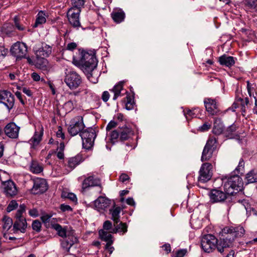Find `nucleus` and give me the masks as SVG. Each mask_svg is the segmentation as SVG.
Returning a JSON list of instances; mask_svg holds the SVG:
<instances>
[{"instance_id": "nucleus-1", "label": "nucleus", "mask_w": 257, "mask_h": 257, "mask_svg": "<svg viewBox=\"0 0 257 257\" xmlns=\"http://www.w3.org/2000/svg\"><path fill=\"white\" fill-rule=\"evenodd\" d=\"M51 48L46 45L35 51V56L26 57L27 53V47L24 43L17 42L10 49L11 54L19 61L22 58H26L30 64H44L47 61L46 59L51 53Z\"/></svg>"}, {"instance_id": "nucleus-2", "label": "nucleus", "mask_w": 257, "mask_h": 257, "mask_svg": "<svg viewBox=\"0 0 257 257\" xmlns=\"http://www.w3.org/2000/svg\"><path fill=\"white\" fill-rule=\"evenodd\" d=\"M72 63L73 64H97L96 51L79 48L73 55Z\"/></svg>"}, {"instance_id": "nucleus-3", "label": "nucleus", "mask_w": 257, "mask_h": 257, "mask_svg": "<svg viewBox=\"0 0 257 257\" xmlns=\"http://www.w3.org/2000/svg\"><path fill=\"white\" fill-rule=\"evenodd\" d=\"M245 230L240 225L237 226H226L221 230V231L220 232V235L225 238L233 243L236 238L243 236Z\"/></svg>"}, {"instance_id": "nucleus-4", "label": "nucleus", "mask_w": 257, "mask_h": 257, "mask_svg": "<svg viewBox=\"0 0 257 257\" xmlns=\"http://www.w3.org/2000/svg\"><path fill=\"white\" fill-rule=\"evenodd\" d=\"M242 179L238 175L229 177L224 185L225 192L227 194L232 195L241 190L242 186Z\"/></svg>"}, {"instance_id": "nucleus-5", "label": "nucleus", "mask_w": 257, "mask_h": 257, "mask_svg": "<svg viewBox=\"0 0 257 257\" xmlns=\"http://www.w3.org/2000/svg\"><path fill=\"white\" fill-rule=\"evenodd\" d=\"M217 139L214 137H210L208 139L202 153L201 161H209L212 157L214 151L217 148Z\"/></svg>"}, {"instance_id": "nucleus-6", "label": "nucleus", "mask_w": 257, "mask_h": 257, "mask_svg": "<svg viewBox=\"0 0 257 257\" xmlns=\"http://www.w3.org/2000/svg\"><path fill=\"white\" fill-rule=\"evenodd\" d=\"M80 136L82 140L83 147L87 150L91 149L96 137L95 131L92 127H89L81 132Z\"/></svg>"}, {"instance_id": "nucleus-7", "label": "nucleus", "mask_w": 257, "mask_h": 257, "mask_svg": "<svg viewBox=\"0 0 257 257\" xmlns=\"http://www.w3.org/2000/svg\"><path fill=\"white\" fill-rule=\"evenodd\" d=\"M85 127L83 122V118L82 116H76L73 118L70 122L67 128L69 134L71 136H75L80 134Z\"/></svg>"}, {"instance_id": "nucleus-8", "label": "nucleus", "mask_w": 257, "mask_h": 257, "mask_svg": "<svg viewBox=\"0 0 257 257\" xmlns=\"http://www.w3.org/2000/svg\"><path fill=\"white\" fill-rule=\"evenodd\" d=\"M65 74L64 82L71 90L76 89L82 83L81 77L76 72L70 71Z\"/></svg>"}, {"instance_id": "nucleus-9", "label": "nucleus", "mask_w": 257, "mask_h": 257, "mask_svg": "<svg viewBox=\"0 0 257 257\" xmlns=\"http://www.w3.org/2000/svg\"><path fill=\"white\" fill-rule=\"evenodd\" d=\"M217 239L213 235H204L201 240V246L203 251L207 253L213 252L216 247Z\"/></svg>"}, {"instance_id": "nucleus-10", "label": "nucleus", "mask_w": 257, "mask_h": 257, "mask_svg": "<svg viewBox=\"0 0 257 257\" xmlns=\"http://www.w3.org/2000/svg\"><path fill=\"white\" fill-rule=\"evenodd\" d=\"M213 175V166L211 163H203L199 171L198 183H205L209 181Z\"/></svg>"}, {"instance_id": "nucleus-11", "label": "nucleus", "mask_w": 257, "mask_h": 257, "mask_svg": "<svg viewBox=\"0 0 257 257\" xmlns=\"http://www.w3.org/2000/svg\"><path fill=\"white\" fill-rule=\"evenodd\" d=\"M86 75L88 79L93 83L98 82L100 72L98 70L97 65H77Z\"/></svg>"}, {"instance_id": "nucleus-12", "label": "nucleus", "mask_w": 257, "mask_h": 257, "mask_svg": "<svg viewBox=\"0 0 257 257\" xmlns=\"http://www.w3.org/2000/svg\"><path fill=\"white\" fill-rule=\"evenodd\" d=\"M97 186L99 187V193H101L102 187L101 186V180L99 178L93 174H91L86 177L82 184L83 191L92 187Z\"/></svg>"}, {"instance_id": "nucleus-13", "label": "nucleus", "mask_w": 257, "mask_h": 257, "mask_svg": "<svg viewBox=\"0 0 257 257\" xmlns=\"http://www.w3.org/2000/svg\"><path fill=\"white\" fill-rule=\"evenodd\" d=\"M81 10L70 8L67 13V17L70 24L74 28H78L81 27L79 15Z\"/></svg>"}, {"instance_id": "nucleus-14", "label": "nucleus", "mask_w": 257, "mask_h": 257, "mask_svg": "<svg viewBox=\"0 0 257 257\" xmlns=\"http://www.w3.org/2000/svg\"><path fill=\"white\" fill-rule=\"evenodd\" d=\"M204 103L206 111L211 115H217L220 112L218 104L216 99L211 98H206Z\"/></svg>"}, {"instance_id": "nucleus-15", "label": "nucleus", "mask_w": 257, "mask_h": 257, "mask_svg": "<svg viewBox=\"0 0 257 257\" xmlns=\"http://www.w3.org/2000/svg\"><path fill=\"white\" fill-rule=\"evenodd\" d=\"M2 187L4 192L8 197H14L16 196L18 192L15 183L11 180L6 181H2Z\"/></svg>"}, {"instance_id": "nucleus-16", "label": "nucleus", "mask_w": 257, "mask_h": 257, "mask_svg": "<svg viewBox=\"0 0 257 257\" xmlns=\"http://www.w3.org/2000/svg\"><path fill=\"white\" fill-rule=\"evenodd\" d=\"M14 102V97L10 92L6 90L0 91V102L3 103L8 109L12 108Z\"/></svg>"}, {"instance_id": "nucleus-17", "label": "nucleus", "mask_w": 257, "mask_h": 257, "mask_svg": "<svg viewBox=\"0 0 257 257\" xmlns=\"http://www.w3.org/2000/svg\"><path fill=\"white\" fill-rule=\"evenodd\" d=\"M227 194L226 192H224L218 189H212L209 192V196L210 201L212 203L222 202L227 198Z\"/></svg>"}, {"instance_id": "nucleus-18", "label": "nucleus", "mask_w": 257, "mask_h": 257, "mask_svg": "<svg viewBox=\"0 0 257 257\" xmlns=\"http://www.w3.org/2000/svg\"><path fill=\"white\" fill-rule=\"evenodd\" d=\"M47 189L48 186L45 179L38 178L34 180V185L32 189L34 193H43Z\"/></svg>"}, {"instance_id": "nucleus-19", "label": "nucleus", "mask_w": 257, "mask_h": 257, "mask_svg": "<svg viewBox=\"0 0 257 257\" xmlns=\"http://www.w3.org/2000/svg\"><path fill=\"white\" fill-rule=\"evenodd\" d=\"M111 202L110 200L105 197L99 196L94 201V205L98 211H105L110 206Z\"/></svg>"}, {"instance_id": "nucleus-20", "label": "nucleus", "mask_w": 257, "mask_h": 257, "mask_svg": "<svg viewBox=\"0 0 257 257\" xmlns=\"http://www.w3.org/2000/svg\"><path fill=\"white\" fill-rule=\"evenodd\" d=\"M4 131L5 134L8 137L12 139H17L19 136L20 127L14 122H10L6 125Z\"/></svg>"}, {"instance_id": "nucleus-21", "label": "nucleus", "mask_w": 257, "mask_h": 257, "mask_svg": "<svg viewBox=\"0 0 257 257\" xmlns=\"http://www.w3.org/2000/svg\"><path fill=\"white\" fill-rule=\"evenodd\" d=\"M249 103V100L248 97H245L244 98L240 97H237L235 99V102L233 104V107L234 108H236L240 105L241 107V111L245 113L246 109L248 108Z\"/></svg>"}, {"instance_id": "nucleus-22", "label": "nucleus", "mask_w": 257, "mask_h": 257, "mask_svg": "<svg viewBox=\"0 0 257 257\" xmlns=\"http://www.w3.org/2000/svg\"><path fill=\"white\" fill-rule=\"evenodd\" d=\"M111 92L114 93L113 96V100H115L119 96H121L124 93L127 92L126 90L123 89V82L121 81L118 84H116L113 87L109 90Z\"/></svg>"}, {"instance_id": "nucleus-23", "label": "nucleus", "mask_w": 257, "mask_h": 257, "mask_svg": "<svg viewBox=\"0 0 257 257\" xmlns=\"http://www.w3.org/2000/svg\"><path fill=\"white\" fill-rule=\"evenodd\" d=\"M119 131L120 133L119 140L121 141H125L128 140L134 135L132 129L127 126L119 127Z\"/></svg>"}, {"instance_id": "nucleus-24", "label": "nucleus", "mask_w": 257, "mask_h": 257, "mask_svg": "<svg viewBox=\"0 0 257 257\" xmlns=\"http://www.w3.org/2000/svg\"><path fill=\"white\" fill-rule=\"evenodd\" d=\"M27 227V223L26 218L18 219L16 220L13 225L14 232L20 231L24 233Z\"/></svg>"}, {"instance_id": "nucleus-25", "label": "nucleus", "mask_w": 257, "mask_h": 257, "mask_svg": "<svg viewBox=\"0 0 257 257\" xmlns=\"http://www.w3.org/2000/svg\"><path fill=\"white\" fill-rule=\"evenodd\" d=\"M43 135V128L42 127L39 132L36 131L33 137L29 140V143L32 147L35 148L42 140Z\"/></svg>"}, {"instance_id": "nucleus-26", "label": "nucleus", "mask_w": 257, "mask_h": 257, "mask_svg": "<svg viewBox=\"0 0 257 257\" xmlns=\"http://www.w3.org/2000/svg\"><path fill=\"white\" fill-rule=\"evenodd\" d=\"M222 237V238H220L219 240L217 239V243H216V247L217 250L220 253L223 252L225 248H229L232 246L233 244V243L225 238L223 237Z\"/></svg>"}, {"instance_id": "nucleus-27", "label": "nucleus", "mask_w": 257, "mask_h": 257, "mask_svg": "<svg viewBox=\"0 0 257 257\" xmlns=\"http://www.w3.org/2000/svg\"><path fill=\"white\" fill-rule=\"evenodd\" d=\"M81 90L78 89L75 91H67L65 93V97L67 101L71 102L77 105L78 99L77 98L81 93Z\"/></svg>"}, {"instance_id": "nucleus-28", "label": "nucleus", "mask_w": 257, "mask_h": 257, "mask_svg": "<svg viewBox=\"0 0 257 257\" xmlns=\"http://www.w3.org/2000/svg\"><path fill=\"white\" fill-rule=\"evenodd\" d=\"M111 18L116 23L122 22L125 18V13L121 9L115 10L111 14Z\"/></svg>"}, {"instance_id": "nucleus-29", "label": "nucleus", "mask_w": 257, "mask_h": 257, "mask_svg": "<svg viewBox=\"0 0 257 257\" xmlns=\"http://www.w3.org/2000/svg\"><path fill=\"white\" fill-rule=\"evenodd\" d=\"M98 233L99 237L102 240L106 242V243H108V244H112L113 243V240L112 239V236L111 234V233H112L111 232V230L107 232L103 229H100Z\"/></svg>"}, {"instance_id": "nucleus-30", "label": "nucleus", "mask_w": 257, "mask_h": 257, "mask_svg": "<svg viewBox=\"0 0 257 257\" xmlns=\"http://www.w3.org/2000/svg\"><path fill=\"white\" fill-rule=\"evenodd\" d=\"M82 161V158L81 155H77L74 157L68 159L67 161V166L70 168L71 170L75 168Z\"/></svg>"}, {"instance_id": "nucleus-31", "label": "nucleus", "mask_w": 257, "mask_h": 257, "mask_svg": "<svg viewBox=\"0 0 257 257\" xmlns=\"http://www.w3.org/2000/svg\"><path fill=\"white\" fill-rule=\"evenodd\" d=\"M121 210V208L120 207H114L113 209H110L109 211L111 215V219L114 222V225H115V224H117L119 222V214Z\"/></svg>"}, {"instance_id": "nucleus-32", "label": "nucleus", "mask_w": 257, "mask_h": 257, "mask_svg": "<svg viewBox=\"0 0 257 257\" xmlns=\"http://www.w3.org/2000/svg\"><path fill=\"white\" fill-rule=\"evenodd\" d=\"M124 102L126 109L130 110L135 108L136 106V103L135 102L134 96H131L130 94H127L124 98Z\"/></svg>"}, {"instance_id": "nucleus-33", "label": "nucleus", "mask_w": 257, "mask_h": 257, "mask_svg": "<svg viewBox=\"0 0 257 257\" xmlns=\"http://www.w3.org/2000/svg\"><path fill=\"white\" fill-rule=\"evenodd\" d=\"M51 227L57 231L59 236L62 237H67L68 233L66 232V229L62 227L59 224L52 223V221H51Z\"/></svg>"}, {"instance_id": "nucleus-34", "label": "nucleus", "mask_w": 257, "mask_h": 257, "mask_svg": "<svg viewBox=\"0 0 257 257\" xmlns=\"http://www.w3.org/2000/svg\"><path fill=\"white\" fill-rule=\"evenodd\" d=\"M114 228L111 230V232L112 233L122 232V234H123L127 231V226L126 223L120 222L119 224H115V225H114Z\"/></svg>"}, {"instance_id": "nucleus-35", "label": "nucleus", "mask_w": 257, "mask_h": 257, "mask_svg": "<svg viewBox=\"0 0 257 257\" xmlns=\"http://www.w3.org/2000/svg\"><path fill=\"white\" fill-rule=\"evenodd\" d=\"M200 110L198 108H195L192 109H187L184 111V115L186 119L189 120L192 118L196 117L200 113Z\"/></svg>"}, {"instance_id": "nucleus-36", "label": "nucleus", "mask_w": 257, "mask_h": 257, "mask_svg": "<svg viewBox=\"0 0 257 257\" xmlns=\"http://www.w3.org/2000/svg\"><path fill=\"white\" fill-rule=\"evenodd\" d=\"M219 62L220 64H234V58L232 56L224 54L219 57Z\"/></svg>"}, {"instance_id": "nucleus-37", "label": "nucleus", "mask_w": 257, "mask_h": 257, "mask_svg": "<svg viewBox=\"0 0 257 257\" xmlns=\"http://www.w3.org/2000/svg\"><path fill=\"white\" fill-rule=\"evenodd\" d=\"M247 183H253L257 182V171L252 170L246 174L245 178Z\"/></svg>"}, {"instance_id": "nucleus-38", "label": "nucleus", "mask_w": 257, "mask_h": 257, "mask_svg": "<svg viewBox=\"0 0 257 257\" xmlns=\"http://www.w3.org/2000/svg\"><path fill=\"white\" fill-rule=\"evenodd\" d=\"M30 170L33 173L38 174L43 171V167L38 162L33 160L30 166Z\"/></svg>"}, {"instance_id": "nucleus-39", "label": "nucleus", "mask_w": 257, "mask_h": 257, "mask_svg": "<svg viewBox=\"0 0 257 257\" xmlns=\"http://www.w3.org/2000/svg\"><path fill=\"white\" fill-rule=\"evenodd\" d=\"M77 241V238L76 237H72V240L71 241H69L68 239H66L63 240L61 242V246L62 247L65 249L66 251L68 252L69 251L70 248L71 246Z\"/></svg>"}, {"instance_id": "nucleus-40", "label": "nucleus", "mask_w": 257, "mask_h": 257, "mask_svg": "<svg viewBox=\"0 0 257 257\" xmlns=\"http://www.w3.org/2000/svg\"><path fill=\"white\" fill-rule=\"evenodd\" d=\"M212 131L214 134L217 135H219L222 133H224V128L223 123L220 121L218 122L216 120L214 122Z\"/></svg>"}, {"instance_id": "nucleus-41", "label": "nucleus", "mask_w": 257, "mask_h": 257, "mask_svg": "<svg viewBox=\"0 0 257 257\" xmlns=\"http://www.w3.org/2000/svg\"><path fill=\"white\" fill-rule=\"evenodd\" d=\"M3 228L4 230L8 231L13 225L12 219L7 216H5L2 220Z\"/></svg>"}, {"instance_id": "nucleus-42", "label": "nucleus", "mask_w": 257, "mask_h": 257, "mask_svg": "<svg viewBox=\"0 0 257 257\" xmlns=\"http://www.w3.org/2000/svg\"><path fill=\"white\" fill-rule=\"evenodd\" d=\"M51 215L47 214H43L41 216V219L43 222L46 225V226L49 227H51V221H52V223H54L55 219L51 218Z\"/></svg>"}, {"instance_id": "nucleus-43", "label": "nucleus", "mask_w": 257, "mask_h": 257, "mask_svg": "<svg viewBox=\"0 0 257 257\" xmlns=\"http://www.w3.org/2000/svg\"><path fill=\"white\" fill-rule=\"evenodd\" d=\"M242 5L247 9H254L257 7V0H243Z\"/></svg>"}, {"instance_id": "nucleus-44", "label": "nucleus", "mask_w": 257, "mask_h": 257, "mask_svg": "<svg viewBox=\"0 0 257 257\" xmlns=\"http://www.w3.org/2000/svg\"><path fill=\"white\" fill-rule=\"evenodd\" d=\"M46 18L44 17V14L42 12H39L38 14L36 22L34 26V27H37L38 25L44 24L46 22Z\"/></svg>"}, {"instance_id": "nucleus-45", "label": "nucleus", "mask_w": 257, "mask_h": 257, "mask_svg": "<svg viewBox=\"0 0 257 257\" xmlns=\"http://www.w3.org/2000/svg\"><path fill=\"white\" fill-rule=\"evenodd\" d=\"M85 0H71V4L74 9L81 10V8L84 6Z\"/></svg>"}, {"instance_id": "nucleus-46", "label": "nucleus", "mask_w": 257, "mask_h": 257, "mask_svg": "<svg viewBox=\"0 0 257 257\" xmlns=\"http://www.w3.org/2000/svg\"><path fill=\"white\" fill-rule=\"evenodd\" d=\"M25 210L26 206L24 204L21 205L16 214V220H18V219L25 218V217L23 216V213L25 212Z\"/></svg>"}, {"instance_id": "nucleus-47", "label": "nucleus", "mask_w": 257, "mask_h": 257, "mask_svg": "<svg viewBox=\"0 0 257 257\" xmlns=\"http://www.w3.org/2000/svg\"><path fill=\"white\" fill-rule=\"evenodd\" d=\"M14 25L18 30L23 31L25 29L26 26L21 24L19 17H15L14 19Z\"/></svg>"}, {"instance_id": "nucleus-48", "label": "nucleus", "mask_w": 257, "mask_h": 257, "mask_svg": "<svg viewBox=\"0 0 257 257\" xmlns=\"http://www.w3.org/2000/svg\"><path fill=\"white\" fill-rule=\"evenodd\" d=\"M62 197L68 198L73 202L77 201V197L76 195L72 193L63 192L62 193Z\"/></svg>"}, {"instance_id": "nucleus-49", "label": "nucleus", "mask_w": 257, "mask_h": 257, "mask_svg": "<svg viewBox=\"0 0 257 257\" xmlns=\"http://www.w3.org/2000/svg\"><path fill=\"white\" fill-rule=\"evenodd\" d=\"M110 135V138L111 141L114 143L117 141V140L119 139L120 133L119 131V127L116 130L111 132Z\"/></svg>"}, {"instance_id": "nucleus-50", "label": "nucleus", "mask_w": 257, "mask_h": 257, "mask_svg": "<svg viewBox=\"0 0 257 257\" xmlns=\"http://www.w3.org/2000/svg\"><path fill=\"white\" fill-rule=\"evenodd\" d=\"M254 88L252 87V85L249 83L248 81H247V90L249 96L251 97L252 96L254 99L255 101V106H257V99L255 96H254L253 94V90Z\"/></svg>"}, {"instance_id": "nucleus-51", "label": "nucleus", "mask_w": 257, "mask_h": 257, "mask_svg": "<svg viewBox=\"0 0 257 257\" xmlns=\"http://www.w3.org/2000/svg\"><path fill=\"white\" fill-rule=\"evenodd\" d=\"M18 206V204L15 200H12L10 202L7 208V211L8 212L12 211Z\"/></svg>"}, {"instance_id": "nucleus-52", "label": "nucleus", "mask_w": 257, "mask_h": 257, "mask_svg": "<svg viewBox=\"0 0 257 257\" xmlns=\"http://www.w3.org/2000/svg\"><path fill=\"white\" fill-rule=\"evenodd\" d=\"M236 131V126L234 125H231L229 126L226 130H224V133L227 137L231 136L233 133Z\"/></svg>"}, {"instance_id": "nucleus-53", "label": "nucleus", "mask_w": 257, "mask_h": 257, "mask_svg": "<svg viewBox=\"0 0 257 257\" xmlns=\"http://www.w3.org/2000/svg\"><path fill=\"white\" fill-rule=\"evenodd\" d=\"M211 126V123L209 122H205L203 124L199 127L198 131L203 132L209 130Z\"/></svg>"}, {"instance_id": "nucleus-54", "label": "nucleus", "mask_w": 257, "mask_h": 257, "mask_svg": "<svg viewBox=\"0 0 257 257\" xmlns=\"http://www.w3.org/2000/svg\"><path fill=\"white\" fill-rule=\"evenodd\" d=\"M32 228L37 232H39L41 228V223L38 220H36L33 222Z\"/></svg>"}, {"instance_id": "nucleus-55", "label": "nucleus", "mask_w": 257, "mask_h": 257, "mask_svg": "<svg viewBox=\"0 0 257 257\" xmlns=\"http://www.w3.org/2000/svg\"><path fill=\"white\" fill-rule=\"evenodd\" d=\"M77 44L75 42H70L67 44L65 50L73 51L77 47Z\"/></svg>"}, {"instance_id": "nucleus-56", "label": "nucleus", "mask_w": 257, "mask_h": 257, "mask_svg": "<svg viewBox=\"0 0 257 257\" xmlns=\"http://www.w3.org/2000/svg\"><path fill=\"white\" fill-rule=\"evenodd\" d=\"M112 224L110 221L106 220L103 224V229L104 230H112Z\"/></svg>"}, {"instance_id": "nucleus-57", "label": "nucleus", "mask_w": 257, "mask_h": 257, "mask_svg": "<svg viewBox=\"0 0 257 257\" xmlns=\"http://www.w3.org/2000/svg\"><path fill=\"white\" fill-rule=\"evenodd\" d=\"M8 53V49L4 46H0V61H1Z\"/></svg>"}, {"instance_id": "nucleus-58", "label": "nucleus", "mask_w": 257, "mask_h": 257, "mask_svg": "<svg viewBox=\"0 0 257 257\" xmlns=\"http://www.w3.org/2000/svg\"><path fill=\"white\" fill-rule=\"evenodd\" d=\"M77 106V105H75L71 102H69L67 101L64 104V107L65 109L68 111L72 110Z\"/></svg>"}, {"instance_id": "nucleus-59", "label": "nucleus", "mask_w": 257, "mask_h": 257, "mask_svg": "<svg viewBox=\"0 0 257 257\" xmlns=\"http://www.w3.org/2000/svg\"><path fill=\"white\" fill-rule=\"evenodd\" d=\"M56 136L58 138H61L62 140L65 139L64 133L62 131V127L60 126L58 127V130L56 133Z\"/></svg>"}, {"instance_id": "nucleus-60", "label": "nucleus", "mask_w": 257, "mask_h": 257, "mask_svg": "<svg viewBox=\"0 0 257 257\" xmlns=\"http://www.w3.org/2000/svg\"><path fill=\"white\" fill-rule=\"evenodd\" d=\"M116 126H117V123L113 120H111L107 125V126L106 128V131H109L110 130H111L112 128L115 127Z\"/></svg>"}, {"instance_id": "nucleus-61", "label": "nucleus", "mask_w": 257, "mask_h": 257, "mask_svg": "<svg viewBox=\"0 0 257 257\" xmlns=\"http://www.w3.org/2000/svg\"><path fill=\"white\" fill-rule=\"evenodd\" d=\"M81 90L80 95H85L86 96H89L91 95V91L88 88H80Z\"/></svg>"}, {"instance_id": "nucleus-62", "label": "nucleus", "mask_w": 257, "mask_h": 257, "mask_svg": "<svg viewBox=\"0 0 257 257\" xmlns=\"http://www.w3.org/2000/svg\"><path fill=\"white\" fill-rule=\"evenodd\" d=\"M109 97L110 95L109 92L107 91H105L102 94L101 98L103 101L107 102L108 100Z\"/></svg>"}, {"instance_id": "nucleus-63", "label": "nucleus", "mask_w": 257, "mask_h": 257, "mask_svg": "<svg viewBox=\"0 0 257 257\" xmlns=\"http://www.w3.org/2000/svg\"><path fill=\"white\" fill-rule=\"evenodd\" d=\"M187 252L186 249L178 250L176 253V257H184Z\"/></svg>"}, {"instance_id": "nucleus-64", "label": "nucleus", "mask_w": 257, "mask_h": 257, "mask_svg": "<svg viewBox=\"0 0 257 257\" xmlns=\"http://www.w3.org/2000/svg\"><path fill=\"white\" fill-rule=\"evenodd\" d=\"M129 180L130 177L126 174L123 173L119 176V180L123 183Z\"/></svg>"}]
</instances>
